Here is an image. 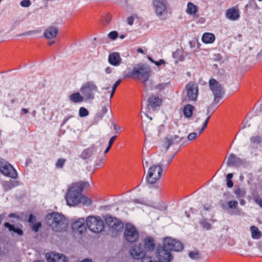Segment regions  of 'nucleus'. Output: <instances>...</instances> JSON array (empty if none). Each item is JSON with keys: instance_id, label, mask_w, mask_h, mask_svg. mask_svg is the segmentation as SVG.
<instances>
[{"instance_id": "f257e3e1", "label": "nucleus", "mask_w": 262, "mask_h": 262, "mask_svg": "<svg viewBox=\"0 0 262 262\" xmlns=\"http://www.w3.org/2000/svg\"><path fill=\"white\" fill-rule=\"evenodd\" d=\"M85 183L79 182L73 183L69 188L66 200L68 205L74 206L79 203L89 206L92 204V200L82 194Z\"/></svg>"}, {"instance_id": "f03ea898", "label": "nucleus", "mask_w": 262, "mask_h": 262, "mask_svg": "<svg viewBox=\"0 0 262 262\" xmlns=\"http://www.w3.org/2000/svg\"><path fill=\"white\" fill-rule=\"evenodd\" d=\"M173 158L171 157H166L165 160L161 161V165L154 164L151 166L148 170L146 177V180L147 183L153 184L156 183L161 177L162 173V166L168 167Z\"/></svg>"}, {"instance_id": "7ed1b4c3", "label": "nucleus", "mask_w": 262, "mask_h": 262, "mask_svg": "<svg viewBox=\"0 0 262 262\" xmlns=\"http://www.w3.org/2000/svg\"><path fill=\"white\" fill-rule=\"evenodd\" d=\"M47 223L55 232H61L66 230L68 222L61 214L54 212L46 216Z\"/></svg>"}, {"instance_id": "20e7f679", "label": "nucleus", "mask_w": 262, "mask_h": 262, "mask_svg": "<svg viewBox=\"0 0 262 262\" xmlns=\"http://www.w3.org/2000/svg\"><path fill=\"white\" fill-rule=\"evenodd\" d=\"M151 72L149 67L144 64H138L133 68L131 76L133 78L140 80L146 88V82L150 76Z\"/></svg>"}, {"instance_id": "39448f33", "label": "nucleus", "mask_w": 262, "mask_h": 262, "mask_svg": "<svg viewBox=\"0 0 262 262\" xmlns=\"http://www.w3.org/2000/svg\"><path fill=\"white\" fill-rule=\"evenodd\" d=\"M152 6L154 13L160 20L166 19L169 12L167 0H152Z\"/></svg>"}, {"instance_id": "423d86ee", "label": "nucleus", "mask_w": 262, "mask_h": 262, "mask_svg": "<svg viewBox=\"0 0 262 262\" xmlns=\"http://www.w3.org/2000/svg\"><path fill=\"white\" fill-rule=\"evenodd\" d=\"M80 92L85 100H92L95 98V93L98 92V89L94 81H89L83 84Z\"/></svg>"}, {"instance_id": "0eeeda50", "label": "nucleus", "mask_w": 262, "mask_h": 262, "mask_svg": "<svg viewBox=\"0 0 262 262\" xmlns=\"http://www.w3.org/2000/svg\"><path fill=\"white\" fill-rule=\"evenodd\" d=\"M86 226L89 229L94 233H99L104 228L103 221L99 217L89 216L86 219Z\"/></svg>"}, {"instance_id": "6e6552de", "label": "nucleus", "mask_w": 262, "mask_h": 262, "mask_svg": "<svg viewBox=\"0 0 262 262\" xmlns=\"http://www.w3.org/2000/svg\"><path fill=\"white\" fill-rule=\"evenodd\" d=\"M209 86L214 96V102L218 103L224 93V89L220 83L215 79L209 80Z\"/></svg>"}, {"instance_id": "1a4fd4ad", "label": "nucleus", "mask_w": 262, "mask_h": 262, "mask_svg": "<svg viewBox=\"0 0 262 262\" xmlns=\"http://www.w3.org/2000/svg\"><path fill=\"white\" fill-rule=\"evenodd\" d=\"M163 247L170 251H180L183 249V245L181 242L170 237L163 239Z\"/></svg>"}, {"instance_id": "9d476101", "label": "nucleus", "mask_w": 262, "mask_h": 262, "mask_svg": "<svg viewBox=\"0 0 262 262\" xmlns=\"http://www.w3.org/2000/svg\"><path fill=\"white\" fill-rule=\"evenodd\" d=\"M0 172L4 175L16 179L17 177V173L14 167L5 161L0 160Z\"/></svg>"}, {"instance_id": "9b49d317", "label": "nucleus", "mask_w": 262, "mask_h": 262, "mask_svg": "<svg viewBox=\"0 0 262 262\" xmlns=\"http://www.w3.org/2000/svg\"><path fill=\"white\" fill-rule=\"evenodd\" d=\"M124 235L128 242H135L139 238V233L137 229L130 223L126 224Z\"/></svg>"}, {"instance_id": "f8f14e48", "label": "nucleus", "mask_w": 262, "mask_h": 262, "mask_svg": "<svg viewBox=\"0 0 262 262\" xmlns=\"http://www.w3.org/2000/svg\"><path fill=\"white\" fill-rule=\"evenodd\" d=\"M185 91L190 101H196L199 94L198 85L196 83L190 82L185 86Z\"/></svg>"}, {"instance_id": "ddd939ff", "label": "nucleus", "mask_w": 262, "mask_h": 262, "mask_svg": "<svg viewBox=\"0 0 262 262\" xmlns=\"http://www.w3.org/2000/svg\"><path fill=\"white\" fill-rule=\"evenodd\" d=\"M157 257L159 260L158 262H169L172 258L170 250L166 249L164 247L158 248Z\"/></svg>"}, {"instance_id": "4468645a", "label": "nucleus", "mask_w": 262, "mask_h": 262, "mask_svg": "<svg viewBox=\"0 0 262 262\" xmlns=\"http://www.w3.org/2000/svg\"><path fill=\"white\" fill-rule=\"evenodd\" d=\"M106 223L112 228V230L119 232L121 231L123 228V224L116 218L108 217L106 220Z\"/></svg>"}, {"instance_id": "2eb2a0df", "label": "nucleus", "mask_w": 262, "mask_h": 262, "mask_svg": "<svg viewBox=\"0 0 262 262\" xmlns=\"http://www.w3.org/2000/svg\"><path fill=\"white\" fill-rule=\"evenodd\" d=\"M48 262H68L67 257L62 254L51 252L46 254Z\"/></svg>"}, {"instance_id": "dca6fc26", "label": "nucleus", "mask_w": 262, "mask_h": 262, "mask_svg": "<svg viewBox=\"0 0 262 262\" xmlns=\"http://www.w3.org/2000/svg\"><path fill=\"white\" fill-rule=\"evenodd\" d=\"M226 18L231 21H236L240 18L239 10L237 7H233L227 10L225 14Z\"/></svg>"}, {"instance_id": "f3484780", "label": "nucleus", "mask_w": 262, "mask_h": 262, "mask_svg": "<svg viewBox=\"0 0 262 262\" xmlns=\"http://www.w3.org/2000/svg\"><path fill=\"white\" fill-rule=\"evenodd\" d=\"M228 167H238L243 164V160L233 154H231L227 158Z\"/></svg>"}, {"instance_id": "a211bd4d", "label": "nucleus", "mask_w": 262, "mask_h": 262, "mask_svg": "<svg viewBox=\"0 0 262 262\" xmlns=\"http://www.w3.org/2000/svg\"><path fill=\"white\" fill-rule=\"evenodd\" d=\"M130 254L136 259L142 258L145 255V251L141 244L134 246L130 250Z\"/></svg>"}, {"instance_id": "6ab92c4d", "label": "nucleus", "mask_w": 262, "mask_h": 262, "mask_svg": "<svg viewBox=\"0 0 262 262\" xmlns=\"http://www.w3.org/2000/svg\"><path fill=\"white\" fill-rule=\"evenodd\" d=\"M108 61L111 65L117 67L121 63L122 59L119 53L113 52L109 54Z\"/></svg>"}, {"instance_id": "aec40b11", "label": "nucleus", "mask_w": 262, "mask_h": 262, "mask_svg": "<svg viewBox=\"0 0 262 262\" xmlns=\"http://www.w3.org/2000/svg\"><path fill=\"white\" fill-rule=\"evenodd\" d=\"M72 228L74 230L78 231L79 233H82L85 230V220L84 219H79L72 224Z\"/></svg>"}, {"instance_id": "412c9836", "label": "nucleus", "mask_w": 262, "mask_h": 262, "mask_svg": "<svg viewBox=\"0 0 262 262\" xmlns=\"http://www.w3.org/2000/svg\"><path fill=\"white\" fill-rule=\"evenodd\" d=\"M198 7L191 2H188L187 5L186 12L187 14L191 15L193 17L197 18L199 17Z\"/></svg>"}, {"instance_id": "4be33fe9", "label": "nucleus", "mask_w": 262, "mask_h": 262, "mask_svg": "<svg viewBox=\"0 0 262 262\" xmlns=\"http://www.w3.org/2000/svg\"><path fill=\"white\" fill-rule=\"evenodd\" d=\"M181 140V138L178 136V135L171 136L170 137H167L165 139V141L164 143V146L166 148V150H168L169 147L173 145L178 144Z\"/></svg>"}, {"instance_id": "5701e85b", "label": "nucleus", "mask_w": 262, "mask_h": 262, "mask_svg": "<svg viewBox=\"0 0 262 262\" xmlns=\"http://www.w3.org/2000/svg\"><path fill=\"white\" fill-rule=\"evenodd\" d=\"M148 105L155 110L157 107L160 106L162 103V100L158 96H151L148 100Z\"/></svg>"}, {"instance_id": "b1692460", "label": "nucleus", "mask_w": 262, "mask_h": 262, "mask_svg": "<svg viewBox=\"0 0 262 262\" xmlns=\"http://www.w3.org/2000/svg\"><path fill=\"white\" fill-rule=\"evenodd\" d=\"M19 182L17 181L9 180V181H3L2 185L5 191H8L13 188L17 186Z\"/></svg>"}, {"instance_id": "393cba45", "label": "nucleus", "mask_w": 262, "mask_h": 262, "mask_svg": "<svg viewBox=\"0 0 262 262\" xmlns=\"http://www.w3.org/2000/svg\"><path fill=\"white\" fill-rule=\"evenodd\" d=\"M58 33V29L55 27H51L47 29L45 32V36L48 39H52L56 37Z\"/></svg>"}, {"instance_id": "a878e982", "label": "nucleus", "mask_w": 262, "mask_h": 262, "mask_svg": "<svg viewBox=\"0 0 262 262\" xmlns=\"http://www.w3.org/2000/svg\"><path fill=\"white\" fill-rule=\"evenodd\" d=\"M96 151V147L94 145L84 150L81 154V157L84 159H87L90 158Z\"/></svg>"}, {"instance_id": "bb28decb", "label": "nucleus", "mask_w": 262, "mask_h": 262, "mask_svg": "<svg viewBox=\"0 0 262 262\" xmlns=\"http://www.w3.org/2000/svg\"><path fill=\"white\" fill-rule=\"evenodd\" d=\"M144 246L143 249H144L145 252L146 251L152 250L155 248V244L154 243L153 238L151 237H148L144 240Z\"/></svg>"}, {"instance_id": "cd10ccee", "label": "nucleus", "mask_w": 262, "mask_h": 262, "mask_svg": "<svg viewBox=\"0 0 262 262\" xmlns=\"http://www.w3.org/2000/svg\"><path fill=\"white\" fill-rule=\"evenodd\" d=\"M238 202L236 201H230L227 203L223 201L220 202V206L225 210L236 208Z\"/></svg>"}, {"instance_id": "c85d7f7f", "label": "nucleus", "mask_w": 262, "mask_h": 262, "mask_svg": "<svg viewBox=\"0 0 262 262\" xmlns=\"http://www.w3.org/2000/svg\"><path fill=\"white\" fill-rule=\"evenodd\" d=\"M215 39V35L212 33H205L202 37V41L206 44L213 43Z\"/></svg>"}, {"instance_id": "c756f323", "label": "nucleus", "mask_w": 262, "mask_h": 262, "mask_svg": "<svg viewBox=\"0 0 262 262\" xmlns=\"http://www.w3.org/2000/svg\"><path fill=\"white\" fill-rule=\"evenodd\" d=\"M194 110V107L190 104L186 105L183 108V114L186 118H190L192 115L193 112Z\"/></svg>"}, {"instance_id": "7c9ffc66", "label": "nucleus", "mask_w": 262, "mask_h": 262, "mask_svg": "<svg viewBox=\"0 0 262 262\" xmlns=\"http://www.w3.org/2000/svg\"><path fill=\"white\" fill-rule=\"evenodd\" d=\"M84 99V96H81L78 92L72 94L70 96V100L75 103L82 102Z\"/></svg>"}, {"instance_id": "2f4dec72", "label": "nucleus", "mask_w": 262, "mask_h": 262, "mask_svg": "<svg viewBox=\"0 0 262 262\" xmlns=\"http://www.w3.org/2000/svg\"><path fill=\"white\" fill-rule=\"evenodd\" d=\"M252 237L254 239H258L261 237V233L258 228L254 226H252L250 228Z\"/></svg>"}, {"instance_id": "473e14b6", "label": "nucleus", "mask_w": 262, "mask_h": 262, "mask_svg": "<svg viewBox=\"0 0 262 262\" xmlns=\"http://www.w3.org/2000/svg\"><path fill=\"white\" fill-rule=\"evenodd\" d=\"M4 226L6 228H8L10 231H14L19 235H21L23 234V231L21 229L19 228H15L13 225H11L9 223H5L4 224Z\"/></svg>"}, {"instance_id": "72a5a7b5", "label": "nucleus", "mask_w": 262, "mask_h": 262, "mask_svg": "<svg viewBox=\"0 0 262 262\" xmlns=\"http://www.w3.org/2000/svg\"><path fill=\"white\" fill-rule=\"evenodd\" d=\"M234 193L236 194L237 198H240L244 197L246 192L244 188L237 187L235 188Z\"/></svg>"}, {"instance_id": "f704fd0d", "label": "nucleus", "mask_w": 262, "mask_h": 262, "mask_svg": "<svg viewBox=\"0 0 262 262\" xmlns=\"http://www.w3.org/2000/svg\"><path fill=\"white\" fill-rule=\"evenodd\" d=\"M172 56L174 58L178 59L180 61H182L184 59L183 52L181 50L178 49L173 53Z\"/></svg>"}, {"instance_id": "c9c22d12", "label": "nucleus", "mask_w": 262, "mask_h": 262, "mask_svg": "<svg viewBox=\"0 0 262 262\" xmlns=\"http://www.w3.org/2000/svg\"><path fill=\"white\" fill-rule=\"evenodd\" d=\"M89 112L88 110L84 107H81L79 110V115L80 117H85L88 116Z\"/></svg>"}, {"instance_id": "e433bc0d", "label": "nucleus", "mask_w": 262, "mask_h": 262, "mask_svg": "<svg viewBox=\"0 0 262 262\" xmlns=\"http://www.w3.org/2000/svg\"><path fill=\"white\" fill-rule=\"evenodd\" d=\"M200 224L203 228L209 230L211 228V225L206 219H204L200 222Z\"/></svg>"}, {"instance_id": "4c0bfd02", "label": "nucleus", "mask_w": 262, "mask_h": 262, "mask_svg": "<svg viewBox=\"0 0 262 262\" xmlns=\"http://www.w3.org/2000/svg\"><path fill=\"white\" fill-rule=\"evenodd\" d=\"M121 80L120 79H119L113 85V87L112 88L111 93V95H110V98H112L113 97L114 94V93L115 92V91L116 90V88L120 84V83H121Z\"/></svg>"}, {"instance_id": "58836bf2", "label": "nucleus", "mask_w": 262, "mask_h": 262, "mask_svg": "<svg viewBox=\"0 0 262 262\" xmlns=\"http://www.w3.org/2000/svg\"><path fill=\"white\" fill-rule=\"evenodd\" d=\"M66 159L63 158H60L58 160L57 162L56 163V167L57 168H63L64 163L66 162Z\"/></svg>"}, {"instance_id": "ea45409f", "label": "nucleus", "mask_w": 262, "mask_h": 262, "mask_svg": "<svg viewBox=\"0 0 262 262\" xmlns=\"http://www.w3.org/2000/svg\"><path fill=\"white\" fill-rule=\"evenodd\" d=\"M168 82L160 83L156 86V88L157 90L161 91L166 88L168 86Z\"/></svg>"}, {"instance_id": "a19ab883", "label": "nucleus", "mask_w": 262, "mask_h": 262, "mask_svg": "<svg viewBox=\"0 0 262 262\" xmlns=\"http://www.w3.org/2000/svg\"><path fill=\"white\" fill-rule=\"evenodd\" d=\"M210 118V115H209L206 120L205 121L202 128L200 130L199 134L200 135L206 128L207 124Z\"/></svg>"}, {"instance_id": "79ce46f5", "label": "nucleus", "mask_w": 262, "mask_h": 262, "mask_svg": "<svg viewBox=\"0 0 262 262\" xmlns=\"http://www.w3.org/2000/svg\"><path fill=\"white\" fill-rule=\"evenodd\" d=\"M118 33L117 31H111L108 34V37L112 39V40H115L117 38V37H118Z\"/></svg>"}, {"instance_id": "37998d69", "label": "nucleus", "mask_w": 262, "mask_h": 262, "mask_svg": "<svg viewBox=\"0 0 262 262\" xmlns=\"http://www.w3.org/2000/svg\"><path fill=\"white\" fill-rule=\"evenodd\" d=\"M262 141L261 138L258 136H254L251 137V141L253 143H257L258 144L260 143Z\"/></svg>"}, {"instance_id": "c03bdc74", "label": "nucleus", "mask_w": 262, "mask_h": 262, "mask_svg": "<svg viewBox=\"0 0 262 262\" xmlns=\"http://www.w3.org/2000/svg\"><path fill=\"white\" fill-rule=\"evenodd\" d=\"M31 4L30 0H23L20 3V5L23 7H29Z\"/></svg>"}, {"instance_id": "a18cd8bd", "label": "nucleus", "mask_w": 262, "mask_h": 262, "mask_svg": "<svg viewBox=\"0 0 262 262\" xmlns=\"http://www.w3.org/2000/svg\"><path fill=\"white\" fill-rule=\"evenodd\" d=\"M41 224L40 222H37L35 224H34L32 227V230L34 232H36L38 231V230H39V228L41 227Z\"/></svg>"}, {"instance_id": "49530a36", "label": "nucleus", "mask_w": 262, "mask_h": 262, "mask_svg": "<svg viewBox=\"0 0 262 262\" xmlns=\"http://www.w3.org/2000/svg\"><path fill=\"white\" fill-rule=\"evenodd\" d=\"M111 20V16L110 15L106 16L102 19V24L104 25L108 24Z\"/></svg>"}, {"instance_id": "de8ad7c7", "label": "nucleus", "mask_w": 262, "mask_h": 262, "mask_svg": "<svg viewBox=\"0 0 262 262\" xmlns=\"http://www.w3.org/2000/svg\"><path fill=\"white\" fill-rule=\"evenodd\" d=\"M189 255L192 259H198L199 257V253L194 251L190 252Z\"/></svg>"}, {"instance_id": "09e8293b", "label": "nucleus", "mask_w": 262, "mask_h": 262, "mask_svg": "<svg viewBox=\"0 0 262 262\" xmlns=\"http://www.w3.org/2000/svg\"><path fill=\"white\" fill-rule=\"evenodd\" d=\"M198 137V134L196 133L193 132L190 133L188 136V139L192 141L194 140Z\"/></svg>"}, {"instance_id": "8fccbe9b", "label": "nucleus", "mask_w": 262, "mask_h": 262, "mask_svg": "<svg viewBox=\"0 0 262 262\" xmlns=\"http://www.w3.org/2000/svg\"><path fill=\"white\" fill-rule=\"evenodd\" d=\"M142 259V262H158L153 261L150 257H145L144 256Z\"/></svg>"}, {"instance_id": "3c124183", "label": "nucleus", "mask_w": 262, "mask_h": 262, "mask_svg": "<svg viewBox=\"0 0 262 262\" xmlns=\"http://www.w3.org/2000/svg\"><path fill=\"white\" fill-rule=\"evenodd\" d=\"M108 105L104 106L101 109V113L103 115H105L108 111Z\"/></svg>"}, {"instance_id": "603ef678", "label": "nucleus", "mask_w": 262, "mask_h": 262, "mask_svg": "<svg viewBox=\"0 0 262 262\" xmlns=\"http://www.w3.org/2000/svg\"><path fill=\"white\" fill-rule=\"evenodd\" d=\"M117 138V136H114L113 137H112L110 141H109V142H108V146H109L110 147H111L113 144V142L115 141V140H116Z\"/></svg>"}, {"instance_id": "864d4df0", "label": "nucleus", "mask_w": 262, "mask_h": 262, "mask_svg": "<svg viewBox=\"0 0 262 262\" xmlns=\"http://www.w3.org/2000/svg\"><path fill=\"white\" fill-rule=\"evenodd\" d=\"M127 23L129 25H132L134 23V18L133 16H129L127 19Z\"/></svg>"}, {"instance_id": "5fc2aeb1", "label": "nucleus", "mask_w": 262, "mask_h": 262, "mask_svg": "<svg viewBox=\"0 0 262 262\" xmlns=\"http://www.w3.org/2000/svg\"><path fill=\"white\" fill-rule=\"evenodd\" d=\"M165 63V61L163 59H160L158 61H155V64L157 66H161L162 64H164Z\"/></svg>"}, {"instance_id": "6e6d98bb", "label": "nucleus", "mask_w": 262, "mask_h": 262, "mask_svg": "<svg viewBox=\"0 0 262 262\" xmlns=\"http://www.w3.org/2000/svg\"><path fill=\"white\" fill-rule=\"evenodd\" d=\"M255 201L261 207H262V200L259 198H256L254 199Z\"/></svg>"}, {"instance_id": "4d7b16f0", "label": "nucleus", "mask_w": 262, "mask_h": 262, "mask_svg": "<svg viewBox=\"0 0 262 262\" xmlns=\"http://www.w3.org/2000/svg\"><path fill=\"white\" fill-rule=\"evenodd\" d=\"M227 181V185L228 187L231 188L233 186V182L231 180H226Z\"/></svg>"}, {"instance_id": "13d9d810", "label": "nucleus", "mask_w": 262, "mask_h": 262, "mask_svg": "<svg viewBox=\"0 0 262 262\" xmlns=\"http://www.w3.org/2000/svg\"><path fill=\"white\" fill-rule=\"evenodd\" d=\"M35 33L34 31H29L26 32H25L21 34V35H30Z\"/></svg>"}, {"instance_id": "bf43d9fd", "label": "nucleus", "mask_w": 262, "mask_h": 262, "mask_svg": "<svg viewBox=\"0 0 262 262\" xmlns=\"http://www.w3.org/2000/svg\"><path fill=\"white\" fill-rule=\"evenodd\" d=\"M105 71L107 74H110L112 72V69L111 67H107L105 69Z\"/></svg>"}, {"instance_id": "052dcab7", "label": "nucleus", "mask_w": 262, "mask_h": 262, "mask_svg": "<svg viewBox=\"0 0 262 262\" xmlns=\"http://www.w3.org/2000/svg\"><path fill=\"white\" fill-rule=\"evenodd\" d=\"M35 219V217L32 214H31L29 216V222L30 223H33Z\"/></svg>"}, {"instance_id": "680f3d73", "label": "nucleus", "mask_w": 262, "mask_h": 262, "mask_svg": "<svg viewBox=\"0 0 262 262\" xmlns=\"http://www.w3.org/2000/svg\"><path fill=\"white\" fill-rule=\"evenodd\" d=\"M102 164H103V160L102 159L99 160L96 163L97 166H99V167L102 166Z\"/></svg>"}, {"instance_id": "e2e57ef3", "label": "nucleus", "mask_w": 262, "mask_h": 262, "mask_svg": "<svg viewBox=\"0 0 262 262\" xmlns=\"http://www.w3.org/2000/svg\"><path fill=\"white\" fill-rule=\"evenodd\" d=\"M233 177V174L231 173L227 174L226 177V180H231Z\"/></svg>"}, {"instance_id": "0e129e2a", "label": "nucleus", "mask_w": 262, "mask_h": 262, "mask_svg": "<svg viewBox=\"0 0 262 262\" xmlns=\"http://www.w3.org/2000/svg\"><path fill=\"white\" fill-rule=\"evenodd\" d=\"M22 112L25 114H27L28 113V110L27 108H23L21 109Z\"/></svg>"}, {"instance_id": "69168bd1", "label": "nucleus", "mask_w": 262, "mask_h": 262, "mask_svg": "<svg viewBox=\"0 0 262 262\" xmlns=\"http://www.w3.org/2000/svg\"><path fill=\"white\" fill-rule=\"evenodd\" d=\"M114 127L115 130H118L120 129V127L115 124H114Z\"/></svg>"}, {"instance_id": "338daca9", "label": "nucleus", "mask_w": 262, "mask_h": 262, "mask_svg": "<svg viewBox=\"0 0 262 262\" xmlns=\"http://www.w3.org/2000/svg\"><path fill=\"white\" fill-rule=\"evenodd\" d=\"M9 217H16V214L15 213H11L9 215Z\"/></svg>"}, {"instance_id": "774afa93", "label": "nucleus", "mask_w": 262, "mask_h": 262, "mask_svg": "<svg viewBox=\"0 0 262 262\" xmlns=\"http://www.w3.org/2000/svg\"><path fill=\"white\" fill-rule=\"evenodd\" d=\"M111 147H110L109 146H107V147L106 148L105 150L104 151V153L106 154L110 150Z\"/></svg>"}]
</instances>
